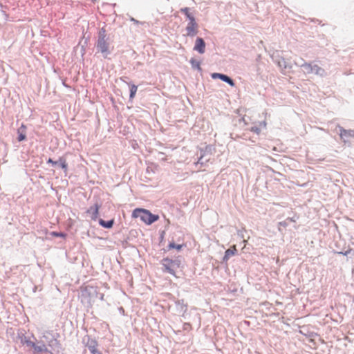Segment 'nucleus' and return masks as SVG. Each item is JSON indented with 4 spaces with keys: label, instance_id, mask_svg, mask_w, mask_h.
Segmentation results:
<instances>
[{
    "label": "nucleus",
    "instance_id": "1",
    "mask_svg": "<svg viewBox=\"0 0 354 354\" xmlns=\"http://www.w3.org/2000/svg\"><path fill=\"white\" fill-rule=\"evenodd\" d=\"M109 37L104 28H102L98 32V38L96 44V47L99 52L104 55L106 57L107 55L110 53V44L109 41Z\"/></svg>",
    "mask_w": 354,
    "mask_h": 354
},
{
    "label": "nucleus",
    "instance_id": "2",
    "mask_svg": "<svg viewBox=\"0 0 354 354\" xmlns=\"http://www.w3.org/2000/svg\"><path fill=\"white\" fill-rule=\"evenodd\" d=\"M133 218H140L147 225H151L156 221L159 216L151 214L149 210L143 208H136L132 212Z\"/></svg>",
    "mask_w": 354,
    "mask_h": 354
},
{
    "label": "nucleus",
    "instance_id": "3",
    "mask_svg": "<svg viewBox=\"0 0 354 354\" xmlns=\"http://www.w3.org/2000/svg\"><path fill=\"white\" fill-rule=\"evenodd\" d=\"M215 151V148L211 145H206L204 147L199 148V157L197 164L205 165L207 163Z\"/></svg>",
    "mask_w": 354,
    "mask_h": 354
},
{
    "label": "nucleus",
    "instance_id": "4",
    "mask_svg": "<svg viewBox=\"0 0 354 354\" xmlns=\"http://www.w3.org/2000/svg\"><path fill=\"white\" fill-rule=\"evenodd\" d=\"M97 288L92 286L81 287L82 302L91 304L92 300L97 297Z\"/></svg>",
    "mask_w": 354,
    "mask_h": 354
},
{
    "label": "nucleus",
    "instance_id": "5",
    "mask_svg": "<svg viewBox=\"0 0 354 354\" xmlns=\"http://www.w3.org/2000/svg\"><path fill=\"white\" fill-rule=\"evenodd\" d=\"M304 68V71L306 74H316L322 75L324 72V69L319 67L317 64H312L311 63H304L301 65Z\"/></svg>",
    "mask_w": 354,
    "mask_h": 354
},
{
    "label": "nucleus",
    "instance_id": "6",
    "mask_svg": "<svg viewBox=\"0 0 354 354\" xmlns=\"http://www.w3.org/2000/svg\"><path fill=\"white\" fill-rule=\"evenodd\" d=\"M100 208V205H99L98 203H95L93 206H91L86 210V213L89 215L91 220L96 221L97 219Z\"/></svg>",
    "mask_w": 354,
    "mask_h": 354
},
{
    "label": "nucleus",
    "instance_id": "7",
    "mask_svg": "<svg viewBox=\"0 0 354 354\" xmlns=\"http://www.w3.org/2000/svg\"><path fill=\"white\" fill-rule=\"evenodd\" d=\"M187 35L194 36L197 33V24H196L194 19H192L188 23L186 28Z\"/></svg>",
    "mask_w": 354,
    "mask_h": 354
},
{
    "label": "nucleus",
    "instance_id": "8",
    "mask_svg": "<svg viewBox=\"0 0 354 354\" xmlns=\"http://www.w3.org/2000/svg\"><path fill=\"white\" fill-rule=\"evenodd\" d=\"M163 266L165 267L167 271L172 274H175V263L169 259L163 260Z\"/></svg>",
    "mask_w": 354,
    "mask_h": 354
},
{
    "label": "nucleus",
    "instance_id": "9",
    "mask_svg": "<svg viewBox=\"0 0 354 354\" xmlns=\"http://www.w3.org/2000/svg\"><path fill=\"white\" fill-rule=\"evenodd\" d=\"M194 49L200 53L201 54L205 53V43L202 38L196 39Z\"/></svg>",
    "mask_w": 354,
    "mask_h": 354
},
{
    "label": "nucleus",
    "instance_id": "10",
    "mask_svg": "<svg viewBox=\"0 0 354 354\" xmlns=\"http://www.w3.org/2000/svg\"><path fill=\"white\" fill-rule=\"evenodd\" d=\"M237 252V249L235 245L231 246L229 249H227L225 252V255L223 257V261L224 262H227L230 257L236 254Z\"/></svg>",
    "mask_w": 354,
    "mask_h": 354
},
{
    "label": "nucleus",
    "instance_id": "11",
    "mask_svg": "<svg viewBox=\"0 0 354 354\" xmlns=\"http://www.w3.org/2000/svg\"><path fill=\"white\" fill-rule=\"evenodd\" d=\"M86 346L88 347V348L89 349L90 352L92 354L95 353V351H99L97 349L98 344H97V341L94 339H88Z\"/></svg>",
    "mask_w": 354,
    "mask_h": 354
},
{
    "label": "nucleus",
    "instance_id": "12",
    "mask_svg": "<svg viewBox=\"0 0 354 354\" xmlns=\"http://www.w3.org/2000/svg\"><path fill=\"white\" fill-rule=\"evenodd\" d=\"M26 126L25 124H22L21 125V127L17 130L18 141L21 142V141L26 140Z\"/></svg>",
    "mask_w": 354,
    "mask_h": 354
},
{
    "label": "nucleus",
    "instance_id": "13",
    "mask_svg": "<svg viewBox=\"0 0 354 354\" xmlns=\"http://www.w3.org/2000/svg\"><path fill=\"white\" fill-rule=\"evenodd\" d=\"M99 223L101 226L105 227V228H111L113 225L114 221L113 219L105 221L103 219L99 220Z\"/></svg>",
    "mask_w": 354,
    "mask_h": 354
},
{
    "label": "nucleus",
    "instance_id": "14",
    "mask_svg": "<svg viewBox=\"0 0 354 354\" xmlns=\"http://www.w3.org/2000/svg\"><path fill=\"white\" fill-rule=\"evenodd\" d=\"M34 350L35 353L46 352L48 351L46 346L44 343L39 345L35 344Z\"/></svg>",
    "mask_w": 354,
    "mask_h": 354
},
{
    "label": "nucleus",
    "instance_id": "15",
    "mask_svg": "<svg viewBox=\"0 0 354 354\" xmlns=\"http://www.w3.org/2000/svg\"><path fill=\"white\" fill-rule=\"evenodd\" d=\"M220 79L221 80L227 82V84H229L231 86H234V81L230 77H229L228 76H227V75H225L224 74H222V75L221 76Z\"/></svg>",
    "mask_w": 354,
    "mask_h": 354
},
{
    "label": "nucleus",
    "instance_id": "16",
    "mask_svg": "<svg viewBox=\"0 0 354 354\" xmlns=\"http://www.w3.org/2000/svg\"><path fill=\"white\" fill-rule=\"evenodd\" d=\"M138 90V86L135 84L130 85V99H133Z\"/></svg>",
    "mask_w": 354,
    "mask_h": 354
},
{
    "label": "nucleus",
    "instance_id": "17",
    "mask_svg": "<svg viewBox=\"0 0 354 354\" xmlns=\"http://www.w3.org/2000/svg\"><path fill=\"white\" fill-rule=\"evenodd\" d=\"M181 12L185 15V16L187 17V19L189 21H191L192 19H194L192 12H190L189 8H183V9H181Z\"/></svg>",
    "mask_w": 354,
    "mask_h": 354
},
{
    "label": "nucleus",
    "instance_id": "18",
    "mask_svg": "<svg viewBox=\"0 0 354 354\" xmlns=\"http://www.w3.org/2000/svg\"><path fill=\"white\" fill-rule=\"evenodd\" d=\"M59 163H60V167L64 169L65 171L67 170V162H66V160L65 158L61 157L59 158V161H58Z\"/></svg>",
    "mask_w": 354,
    "mask_h": 354
},
{
    "label": "nucleus",
    "instance_id": "19",
    "mask_svg": "<svg viewBox=\"0 0 354 354\" xmlns=\"http://www.w3.org/2000/svg\"><path fill=\"white\" fill-rule=\"evenodd\" d=\"M351 136V133L348 131H346V130H342L341 132H340V137L341 138H344V137H348V136Z\"/></svg>",
    "mask_w": 354,
    "mask_h": 354
},
{
    "label": "nucleus",
    "instance_id": "20",
    "mask_svg": "<svg viewBox=\"0 0 354 354\" xmlns=\"http://www.w3.org/2000/svg\"><path fill=\"white\" fill-rule=\"evenodd\" d=\"M51 235L56 237H65L66 234L62 232H53Z\"/></svg>",
    "mask_w": 354,
    "mask_h": 354
},
{
    "label": "nucleus",
    "instance_id": "21",
    "mask_svg": "<svg viewBox=\"0 0 354 354\" xmlns=\"http://www.w3.org/2000/svg\"><path fill=\"white\" fill-rule=\"evenodd\" d=\"M183 328L185 330L189 331V330H192V326L189 324H185L184 326H183Z\"/></svg>",
    "mask_w": 354,
    "mask_h": 354
},
{
    "label": "nucleus",
    "instance_id": "22",
    "mask_svg": "<svg viewBox=\"0 0 354 354\" xmlns=\"http://www.w3.org/2000/svg\"><path fill=\"white\" fill-rule=\"evenodd\" d=\"M222 75L221 73H214L212 75V77L213 79H216V78H221V76Z\"/></svg>",
    "mask_w": 354,
    "mask_h": 354
},
{
    "label": "nucleus",
    "instance_id": "23",
    "mask_svg": "<svg viewBox=\"0 0 354 354\" xmlns=\"http://www.w3.org/2000/svg\"><path fill=\"white\" fill-rule=\"evenodd\" d=\"M26 344L34 348L36 344L32 341H26Z\"/></svg>",
    "mask_w": 354,
    "mask_h": 354
},
{
    "label": "nucleus",
    "instance_id": "24",
    "mask_svg": "<svg viewBox=\"0 0 354 354\" xmlns=\"http://www.w3.org/2000/svg\"><path fill=\"white\" fill-rule=\"evenodd\" d=\"M251 131L254 133H257V134H259L260 133V129L258 127H252Z\"/></svg>",
    "mask_w": 354,
    "mask_h": 354
},
{
    "label": "nucleus",
    "instance_id": "25",
    "mask_svg": "<svg viewBox=\"0 0 354 354\" xmlns=\"http://www.w3.org/2000/svg\"><path fill=\"white\" fill-rule=\"evenodd\" d=\"M191 62H192V65H193L194 66H196V67H197L198 68H200L199 63H198V62H195L194 60H192V61H191Z\"/></svg>",
    "mask_w": 354,
    "mask_h": 354
},
{
    "label": "nucleus",
    "instance_id": "26",
    "mask_svg": "<svg viewBox=\"0 0 354 354\" xmlns=\"http://www.w3.org/2000/svg\"><path fill=\"white\" fill-rule=\"evenodd\" d=\"M48 163H51L53 165H55L57 164V161H53L51 158H49L47 161Z\"/></svg>",
    "mask_w": 354,
    "mask_h": 354
},
{
    "label": "nucleus",
    "instance_id": "27",
    "mask_svg": "<svg viewBox=\"0 0 354 354\" xmlns=\"http://www.w3.org/2000/svg\"><path fill=\"white\" fill-rule=\"evenodd\" d=\"M279 225H283V227H286L287 225L286 223V222H280L279 223Z\"/></svg>",
    "mask_w": 354,
    "mask_h": 354
},
{
    "label": "nucleus",
    "instance_id": "28",
    "mask_svg": "<svg viewBox=\"0 0 354 354\" xmlns=\"http://www.w3.org/2000/svg\"><path fill=\"white\" fill-rule=\"evenodd\" d=\"M290 222H295V220L293 218H288Z\"/></svg>",
    "mask_w": 354,
    "mask_h": 354
},
{
    "label": "nucleus",
    "instance_id": "29",
    "mask_svg": "<svg viewBox=\"0 0 354 354\" xmlns=\"http://www.w3.org/2000/svg\"><path fill=\"white\" fill-rule=\"evenodd\" d=\"M93 354H102L100 351H95Z\"/></svg>",
    "mask_w": 354,
    "mask_h": 354
},
{
    "label": "nucleus",
    "instance_id": "30",
    "mask_svg": "<svg viewBox=\"0 0 354 354\" xmlns=\"http://www.w3.org/2000/svg\"><path fill=\"white\" fill-rule=\"evenodd\" d=\"M178 250L180 249V245H178Z\"/></svg>",
    "mask_w": 354,
    "mask_h": 354
}]
</instances>
